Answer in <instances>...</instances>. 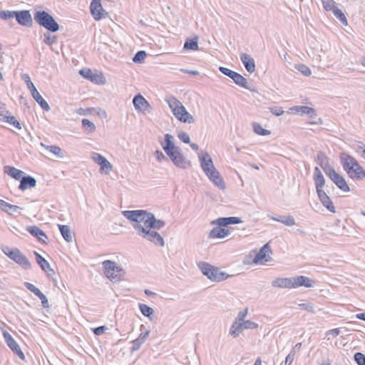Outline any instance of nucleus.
Wrapping results in <instances>:
<instances>
[{
  "label": "nucleus",
  "instance_id": "obj_1",
  "mask_svg": "<svg viewBox=\"0 0 365 365\" xmlns=\"http://www.w3.org/2000/svg\"><path fill=\"white\" fill-rule=\"evenodd\" d=\"M340 161L344 170L349 178L354 180L365 178V170L354 157L347 153H342L340 155Z\"/></svg>",
  "mask_w": 365,
  "mask_h": 365
},
{
  "label": "nucleus",
  "instance_id": "obj_2",
  "mask_svg": "<svg viewBox=\"0 0 365 365\" xmlns=\"http://www.w3.org/2000/svg\"><path fill=\"white\" fill-rule=\"evenodd\" d=\"M152 214L143 210H125L123 212V216L133 222L132 226L135 231V227L137 226L145 228L148 227V220H150Z\"/></svg>",
  "mask_w": 365,
  "mask_h": 365
},
{
  "label": "nucleus",
  "instance_id": "obj_3",
  "mask_svg": "<svg viewBox=\"0 0 365 365\" xmlns=\"http://www.w3.org/2000/svg\"><path fill=\"white\" fill-rule=\"evenodd\" d=\"M197 265L202 273L212 282H222L230 277L225 272L221 271L219 267L208 262H200Z\"/></svg>",
  "mask_w": 365,
  "mask_h": 365
},
{
  "label": "nucleus",
  "instance_id": "obj_4",
  "mask_svg": "<svg viewBox=\"0 0 365 365\" xmlns=\"http://www.w3.org/2000/svg\"><path fill=\"white\" fill-rule=\"evenodd\" d=\"M34 19L36 24L48 31L55 33L60 29L59 24L53 16L46 11H36L34 13Z\"/></svg>",
  "mask_w": 365,
  "mask_h": 365
},
{
  "label": "nucleus",
  "instance_id": "obj_5",
  "mask_svg": "<svg viewBox=\"0 0 365 365\" xmlns=\"http://www.w3.org/2000/svg\"><path fill=\"white\" fill-rule=\"evenodd\" d=\"M105 275L113 282L122 279L124 277V270L111 260H105L102 263Z\"/></svg>",
  "mask_w": 365,
  "mask_h": 365
},
{
  "label": "nucleus",
  "instance_id": "obj_6",
  "mask_svg": "<svg viewBox=\"0 0 365 365\" xmlns=\"http://www.w3.org/2000/svg\"><path fill=\"white\" fill-rule=\"evenodd\" d=\"M3 252L8 257L21 266L23 269L28 270L31 268V264L29 259L19 249H10L6 247V250H3Z\"/></svg>",
  "mask_w": 365,
  "mask_h": 365
},
{
  "label": "nucleus",
  "instance_id": "obj_7",
  "mask_svg": "<svg viewBox=\"0 0 365 365\" xmlns=\"http://www.w3.org/2000/svg\"><path fill=\"white\" fill-rule=\"evenodd\" d=\"M135 227L138 235L145 240L154 243L155 245L164 246V239L156 230L150 228L140 227V226Z\"/></svg>",
  "mask_w": 365,
  "mask_h": 365
},
{
  "label": "nucleus",
  "instance_id": "obj_8",
  "mask_svg": "<svg viewBox=\"0 0 365 365\" xmlns=\"http://www.w3.org/2000/svg\"><path fill=\"white\" fill-rule=\"evenodd\" d=\"M28 88L30 90L33 98L35 101L39 104L42 109L44 110H49L50 106L48 103L45 101V99L40 95L37 89L36 88L34 84L30 80L29 76H26V79H25Z\"/></svg>",
  "mask_w": 365,
  "mask_h": 365
},
{
  "label": "nucleus",
  "instance_id": "obj_9",
  "mask_svg": "<svg viewBox=\"0 0 365 365\" xmlns=\"http://www.w3.org/2000/svg\"><path fill=\"white\" fill-rule=\"evenodd\" d=\"M173 164L178 168L185 169L190 165V161L184 156L181 149L175 150L167 155Z\"/></svg>",
  "mask_w": 365,
  "mask_h": 365
},
{
  "label": "nucleus",
  "instance_id": "obj_10",
  "mask_svg": "<svg viewBox=\"0 0 365 365\" xmlns=\"http://www.w3.org/2000/svg\"><path fill=\"white\" fill-rule=\"evenodd\" d=\"M272 253V250L269 247V243H266L260 248L259 252L256 254L252 262L255 264H263L264 262H269L272 259V257L270 256Z\"/></svg>",
  "mask_w": 365,
  "mask_h": 365
},
{
  "label": "nucleus",
  "instance_id": "obj_11",
  "mask_svg": "<svg viewBox=\"0 0 365 365\" xmlns=\"http://www.w3.org/2000/svg\"><path fill=\"white\" fill-rule=\"evenodd\" d=\"M15 19L21 26L29 28L33 26L32 16L29 10L16 11Z\"/></svg>",
  "mask_w": 365,
  "mask_h": 365
},
{
  "label": "nucleus",
  "instance_id": "obj_12",
  "mask_svg": "<svg viewBox=\"0 0 365 365\" xmlns=\"http://www.w3.org/2000/svg\"><path fill=\"white\" fill-rule=\"evenodd\" d=\"M4 337L7 346L11 349V350L21 359L24 360L25 355L13 336L8 332H4Z\"/></svg>",
  "mask_w": 365,
  "mask_h": 365
},
{
  "label": "nucleus",
  "instance_id": "obj_13",
  "mask_svg": "<svg viewBox=\"0 0 365 365\" xmlns=\"http://www.w3.org/2000/svg\"><path fill=\"white\" fill-rule=\"evenodd\" d=\"M133 103L136 110L150 113L151 106L148 101L140 94H137L133 99Z\"/></svg>",
  "mask_w": 365,
  "mask_h": 365
},
{
  "label": "nucleus",
  "instance_id": "obj_14",
  "mask_svg": "<svg viewBox=\"0 0 365 365\" xmlns=\"http://www.w3.org/2000/svg\"><path fill=\"white\" fill-rule=\"evenodd\" d=\"M205 175L212 181L216 186H217L220 189L224 190L225 188V183L220 176V173L215 168L214 169H211L209 172H205Z\"/></svg>",
  "mask_w": 365,
  "mask_h": 365
},
{
  "label": "nucleus",
  "instance_id": "obj_15",
  "mask_svg": "<svg viewBox=\"0 0 365 365\" xmlns=\"http://www.w3.org/2000/svg\"><path fill=\"white\" fill-rule=\"evenodd\" d=\"M174 138L171 134L166 133L164 136V143H161V146L166 155L175 150H179L180 148L174 143Z\"/></svg>",
  "mask_w": 365,
  "mask_h": 365
},
{
  "label": "nucleus",
  "instance_id": "obj_16",
  "mask_svg": "<svg viewBox=\"0 0 365 365\" xmlns=\"http://www.w3.org/2000/svg\"><path fill=\"white\" fill-rule=\"evenodd\" d=\"M313 179L316 187L317 193H319V191L324 192L322 187L325 185V178L318 167L314 168Z\"/></svg>",
  "mask_w": 365,
  "mask_h": 365
},
{
  "label": "nucleus",
  "instance_id": "obj_17",
  "mask_svg": "<svg viewBox=\"0 0 365 365\" xmlns=\"http://www.w3.org/2000/svg\"><path fill=\"white\" fill-rule=\"evenodd\" d=\"M199 160L200 162V166L205 173L209 172V170L212 168L214 169L215 166L212 158L208 153L205 152L204 153L199 154Z\"/></svg>",
  "mask_w": 365,
  "mask_h": 365
},
{
  "label": "nucleus",
  "instance_id": "obj_18",
  "mask_svg": "<svg viewBox=\"0 0 365 365\" xmlns=\"http://www.w3.org/2000/svg\"><path fill=\"white\" fill-rule=\"evenodd\" d=\"M242 222L240 217H219L216 220H213L212 224L217 225L220 227H226L230 225H236Z\"/></svg>",
  "mask_w": 365,
  "mask_h": 365
},
{
  "label": "nucleus",
  "instance_id": "obj_19",
  "mask_svg": "<svg viewBox=\"0 0 365 365\" xmlns=\"http://www.w3.org/2000/svg\"><path fill=\"white\" fill-rule=\"evenodd\" d=\"M294 288H297L299 287H305L307 288L313 287L314 282V281L308 277L306 276H297L294 277Z\"/></svg>",
  "mask_w": 365,
  "mask_h": 365
},
{
  "label": "nucleus",
  "instance_id": "obj_20",
  "mask_svg": "<svg viewBox=\"0 0 365 365\" xmlns=\"http://www.w3.org/2000/svg\"><path fill=\"white\" fill-rule=\"evenodd\" d=\"M26 230L34 237H35L38 242L46 244V240L43 239H48V237L45 232L41 230L36 225L28 226Z\"/></svg>",
  "mask_w": 365,
  "mask_h": 365
},
{
  "label": "nucleus",
  "instance_id": "obj_21",
  "mask_svg": "<svg viewBox=\"0 0 365 365\" xmlns=\"http://www.w3.org/2000/svg\"><path fill=\"white\" fill-rule=\"evenodd\" d=\"M294 277L277 278L272 282V285L279 288H294Z\"/></svg>",
  "mask_w": 365,
  "mask_h": 365
},
{
  "label": "nucleus",
  "instance_id": "obj_22",
  "mask_svg": "<svg viewBox=\"0 0 365 365\" xmlns=\"http://www.w3.org/2000/svg\"><path fill=\"white\" fill-rule=\"evenodd\" d=\"M267 217L274 221L279 222L286 226H293L295 225V220L292 215H279L274 216L272 214H267Z\"/></svg>",
  "mask_w": 365,
  "mask_h": 365
},
{
  "label": "nucleus",
  "instance_id": "obj_23",
  "mask_svg": "<svg viewBox=\"0 0 365 365\" xmlns=\"http://www.w3.org/2000/svg\"><path fill=\"white\" fill-rule=\"evenodd\" d=\"M36 185V180L31 176H22L20 179L19 190L24 191L29 188L34 187Z\"/></svg>",
  "mask_w": 365,
  "mask_h": 365
},
{
  "label": "nucleus",
  "instance_id": "obj_24",
  "mask_svg": "<svg viewBox=\"0 0 365 365\" xmlns=\"http://www.w3.org/2000/svg\"><path fill=\"white\" fill-rule=\"evenodd\" d=\"M318 197L322 202V204L331 212L335 213V207L330 199V197L327 195L325 192H320L317 193Z\"/></svg>",
  "mask_w": 365,
  "mask_h": 365
},
{
  "label": "nucleus",
  "instance_id": "obj_25",
  "mask_svg": "<svg viewBox=\"0 0 365 365\" xmlns=\"http://www.w3.org/2000/svg\"><path fill=\"white\" fill-rule=\"evenodd\" d=\"M240 59L244 64L246 70L250 73L255 72V63L252 57L247 53H242L240 55Z\"/></svg>",
  "mask_w": 365,
  "mask_h": 365
},
{
  "label": "nucleus",
  "instance_id": "obj_26",
  "mask_svg": "<svg viewBox=\"0 0 365 365\" xmlns=\"http://www.w3.org/2000/svg\"><path fill=\"white\" fill-rule=\"evenodd\" d=\"M165 101L168 103L174 115L184 107L182 103L173 96H168L165 98Z\"/></svg>",
  "mask_w": 365,
  "mask_h": 365
},
{
  "label": "nucleus",
  "instance_id": "obj_27",
  "mask_svg": "<svg viewBox=\"0 0 365 365\" xmlns=\"http://www.w3.org/2000/svg\"><path fill=\"white\" fill-rule=\"evenodd\" d=\"M91 12L96 20H100L103 19V13L105 12L103 9L102 4L101 2H91L90 5Z\"/></svg>",
  "mask_w": 365,
  "mask_h": 365
},
{
  "label": "nucleus",
  "instance_id": "obj_28",
  "mask_svg": "<svg viewBox=\"0 0 365 365\" xmlns=\"http://www.w3.org/2000/svg\"><path fill=\"white\" fill-rule=\"evenodd\" d=\"M150 334V331L146 330L145 332H142L139 336L133 340L131 342L133 344L132 347L130 348L131 352H134L138 351L141 345L145 343V340L148 339Z\"/></svg>",
  "mask_w": 365,
  "mask_h": 365
},
{
  "label": "nucleus",
  "instance_id": "obj_29",
  "mask_svg": "<svg viewBox=\"0 0 365 365\" xmlns=\"http://www.w3.org/2000/svg\"><path fill=\"white\" fill-rule=\"evenodd\" d=\"M92 159L101 166V170L111 169L112 168L110 162L104 156L98 153H93Z\"/></svg>",
  "mask_w": 365,
  "mask_h": 365
},
{
  "label": "nucleus",
  "instance_id": "obj_30",
  "mask_svg": "<svg viewBox=\"0 0 365 365\" xmlns=\"http://www.w3.org/2000/svg\"><path fill=\"white\" fill-rule=\"evenodd\" d=\"M175 116L182 123H193L195 122L193 116L187 111L185 107L176 113Z\"/></svg>",
  "mask_w": 365,
  "mask_h": 365
},
{
  "label": "nucleus",
  "instance_id": "obj_31",
  "mask_svg": "<svg viewBox=\"0 0 365 365\" xmlns=\"http://www.w3.org/2000/svg\"><path fill=\"white\" fill-rule=\"evenodd\" d=\"M291 110L301 115H307L309 118H314L317 115L316 110L314 108L305 106H294Z\"/></svg>",
  "mask_w": 365,
  "mask_h": 365
},
{
  "label": "nucleus",
  "instance_id": "obj_32",
  "mask_svg": "<svg viewBox=\"0 0 365 365\" xmlns=\"http://www.w3.org/2000/svg\"><path fill=\"white\" fill-rule=\"evenodd\" d=\"M230 233L228 229L223 228L222 227H214L209 233V238H223Z\"/></svg>",
  "mask_w": 365,
  "mask_h": 365
},
{
  "label": "nucleus",
  "instance_id": "obj_33",
  "mask_svg": "<svg viewBox=\"0 0 365 365\" xmlns=\"http://www.w3.org/2000/svg\"><path fill=\"white\" fill-rule=\"evenodd\" d=\"M34 254L36 257V261L37 264L40 266V267L42 269L44 272H52L54 273V270L51 268V266L48 261L43 257L38 252L36 251L34 252Z\"/></svg>",
  "mask_w": 365,
  "mask_h": 365
},
{
  "label": "nucleus",
  "instance_id": "obj_34",
  "mask_svg": "<svg viewBox=\"0 0 365 365\" xmlns=\"http://www.w3.org/2000/svg\"><path fill=\"white\" fill-rule=\"evenodd\" d=\"M331 180L343 192H349L350 190L344 178L339 173L334 178H331Z\"/></svg>",
  "mask_w": 365,
  "mask_h": 365
},
{
  "label": "nucleus",
  "instance_id": "obj_35",
  "mask_svg": "<svg viewBox=\"0 0 365 365\" xmlns=\"http://www.w3.org/2000/svg\"><path fill=\"white\" fill-rule=\"evenodd\" d=\"M4 172L15 180H19L22 178L24 173L14 167L6 165L4 168Z\"/></svg>",
  "mask_w": 365,
  "mask_h": 365
},
{
  "label": "nucleus",
  "instance_id": "obj_36",
  "mask_svg": "<svg viewBox=\"0 0 365 365\" xmlns=\"http://www.w3.org/2000/svg\"><path fill=\"white\" fill-rule=\"evenodd\" d=\"M0 209L9 215L17 212L19 210H21L20 207L9 204L3 200H0Z\"/></svg>",
  "mask_w": 365,
  "mask_h": 365
},
{
  "label": "nucleus",
  "instance_id": "obj_37",
  "mask_svg": "<svg viewBox=\"0 0 365 365\" xmlns=\"http://www.w3.org/2000/svg\"><path fill=\"white\" fill-rule=\"evenodd\" d=\"M150 219V220H148V228H150L154 230H160L165 225V222L163 220L156 219L154 214L151 215V218Z\"/></svg>",
  "mask_w": 365,
  "mask_h": 365
},
{
  "label": "nucleus",
  "instance_id": "obj_38",
  "mask_svg": "<svg viewBox=\"0 0 365 365\" xmlns=\"http://www.w3.org/2000/svg\"><path fill=\"white\" fill-rule=\"evenodd\" d=\"M59 231L67 242H71L73 240L71 229L68 225H58Z\"/></svg>",
  "mask_w": 365,
  "mask_h": 365
},
{
  "label": "nucleus",
  "instance_id": "obj_39",
  "mask_svg": "<svg viewBox=\"0 0 365 365\" xmlns=\"http://www.w3.org/2000/svg\"><path fill=\"white\" fill-rule=\"evenodd\" d=\"M245 330L242 322H234L230 329V334L233 337H237L240 335L242 331Z\"/></svg>",
  "mask_w": 365,
  "mask_h": 365
},
{
  "label": "nucleus",
  "instance_id": "obj_40",
  "mask_svg": "<svg viewBox=\"0 0 365 365\" xmlns=\"http://www.w3.org/2000/svg\"><path fill=\"white\" fill-rule=\"evenodd\" d=\"M230 78L232 79L233 81L237 86H241L246 89H250L249 87L247 86V80L244 76H242L241 74H240L237 72H235L234 75Z\"/></svg>",
  "mask_w": 365,
  "mask_h": 365
},
{
  "label": "nucleus",
  "instance_id": "obj_41",
  "mask_svg": "<svg viewBox=\"0 0 365 365\" xmlns=\"http://www.w3.org/2000/svg\"><path fill=\"white\" fill-rule=\"evenodd\" d=\"M0 121L7 122L18 129L21 128L20 122L18 120H16L14 116L11 115L10 113L9 114L4 115L2 118H0Z\"/></svg>",
  "mask_w": 365,
  "mask_h": 365
},
{
  "label": "nucleus",
  "instance_id": "obj_42",
  "mask_svg": "<svg viewBox=\"0 0 365 365\" xmlns=\"http://www.w3.org/2000/svg\"><path fill=\"white\" fill-rule=\"evenodd\" d=\"M185 50L197 51L199 49L197 37L187 38L183 46Z\"/></svg>",
  "mask_w": 365,
  "mask_h": 365
},
{
  "label": "nucleus",
  "instance_id": "obj_43",
  "mask_svg": "<svg viewBox=\"0 0 365 365\" xmlns=\"http://www.w3.org/2000/svg\"><path fill=\"white\" fill-rule=\"evenodd\" d=\"M138 306H139V309L143 316L150 318L151 316L153 314V313H154L153 309L151 308L150 307H149L148 305L140 303L138 304Z\"/></svg>",
  "mask_w": 365,
  "mask_h": 365
},
{
  "label": "nucleus",
  "instance_id": "obj_44",
  "mask_svg": "<svg viewBox=\"0 0 365 365\" xmlns=\"http://www.w3.org/2000/svg\"><path fill=\"white\" fill-rule=\"evenodd\" d=\"M336 19H338L340 22L344 25H347V19L344 15V14L342 12L341 9H339L337 6L334 8V9L332 11Z\"/></svg>",
  "mask_w": 365,
  "mask_h": 365
},
{
  "label": "nucleus",
  "instance_id": "obj_45",
  "mask_svg": "<svg viewBox=\"0 0 365 365\" xmlns=\"http://www.w3.org/2000/svg\"><path fill=\"white\" fill-rule=\"evenodd\" d=\"M252 125L254 132L257 135L264 136L269 135L271 133L269 130L263 128L262 125L258 123H254Z\"/></svg>",
  "mask_w": 365,
  "mask_h": 365
},
{
  "label": "nucleus",
  "instance_id": "obj_46",
  "mask_svg": "<svg viewBox=\"0 0 365 365\" xmlns=\"http://www.w3.org/2000/svg\"><path fill=\"white\" fill-rule=\"evenodd\" d=\"M43 42L48 46H52L57 43V37L49 32H46L43 34Z\"/></svg>",
  "mask_w": 365,
  "mask_h": 365
},
{
  "label": "nucleus",
  "instance_id": "obj_47",
  "mask_svg": "<svg viewBox=\"0 0 365 365\" xmlns=\"http://www.w3.org/2000/svg\"><path fill=\"white\" fill-rule=\"evenodd\" d=\"M83 128L89 133H92L96 130L95 124L88 119L83 118L82 120Z\"/></svg>",
  "mask_w": 365,
  "mask_h": 365
},
{
  "label": "nucleus",
  "instance_id": "obj_48",
  "mask_svg": "<svg viewBox=\"0 0 365 365\" xmlns=\"http://www.w3.org/2000/svg\"><path fill=\"white\" fill-rule=\"evenodd\" d=\"M317 163L320 165L321 168H323L324 165H327L329 164V158L326 156V155L322 152L319 151L317 153Z\"/></svg>",
  "mask_w": 365,
  "mask_h": 365
},
{
  "label": "nucleus",
  "instance_id": "obj_49",
  "mask_svg": "<svg viewBox=\"0 0 365 365\" xmlns=\"http://www.w3.org/2000/svg\"><path fill=\"white\" fill-rule=\"evenodd\" d=\"M295 68L305 76H309L312 74L311 69L303 63L296 65Z\"/></svg>",
  "mask_w": 365,
  "mask_h": 365
},
{
  "label": "nucleus",
  "instance_id": "obj_50",
  "mask_svg": "<svg viewBox=\"0 0 365 365\" xmlns=\"http://www.w3.org/2000/svg\"><path fill=\"white\" fill-rule=\"evenodd\" d=\"M16 11L2 10L0 11V19L9 20L15 18Z\"/></svg>",
  "mask_w": 365,
  "mask_h": 365
},
{
  "label": "nucleus",
  "instance_id": "obj_51",
  "mask_svg": "<svg viewBox=\"0 0 365 365\" xmlns=\"http://www.w3.org/2000/svg\"><path fill=\"white\" fill-rule=\"evenodd\" d=\"M46 149L48 150L51 153H52L55 155H56L57 157H59V158H63V154L62 150L58 146H56V145H48L46 147Z\"/></svg>",
  "mask_w": 365,
  "mask_h": 365
},
{
  "label": "nucleus",
  "instance_id": "obj_52",
  "mask_svg": "<svg viewBox=\"0 0 365 365\" xmlns=\"http://www.w3.org/2000/svg\"><path fill=\"white\" fill-rule=\"evenodd\" d=\"M146 55L147 53L145 51H139L133 56V61L136 63H140L144 61Z\"/></svg>",
  "mask_w": 365,
  "mask_h": 365
},
{
  "label": "nucleus",
  "instance_id": "obj_53",
  "mask_svg": "<svg viewBox=\"0 0 365 365\" xmlns=\"http://www.w3.org/2000/svg\"><path fill=\"white\" fill-rule=\"evenodd\" d=\"M325 174L331 180V178H334L337 175V173L335 171L334 168H332L329 164L324 165L322 168Z\"/></svg>",
  "mask_w": 365,
  "mask_h": 365
},
{
  "label": "nucleus",
  "instance_id": "obj_54",
  "mask_svg": "<svg viewBox=\"0 0 365 365\" xmlns=\"http://www.w3.org/2000/svg\"><path fill=\"white\" fill-rule=\"evenodd\" d=\"M323 7L326 11H333L336 7L335 1L333 0H322Z\"/></svg>",
  "mask_w": 365,
  "mask_h": 365
},
{
  "label": "nucleus",
  "instance_id": "obj_55",
  "mask_svg": "<svg viewBox=\"0 0 365 365\" xmlns=\"http://www.w3.org/2000/svg\"><path fill=\"white\" fill-rule=\"evenodd\" d=\"M354 361L358 365H365V355L361 352H356L354 356Z\"/></svg>",
  "mask_w": 365,
  "mask_h": 365
},
{
  "label": "nucleus",
  "instance_id": "obj_56",
  "mask_svg": "<svg viewBox=\"0 0 365 365\" xmlns=\"http://www.w3.org/2000/svg\"><path fill=\"white\" fill-rule=\"evenodd\" d=\"M92 78H91V81L92 82H94V83H101V84H104L106 83V79H105V77L103 76V74H97V73H93V76H92Z\"/></svg>",
  "mask_w": 365,
  "mask_h": 365
},
{
  "label": "nucleus",
  "instance_id": "obj_57",
  "mask_svg": "<svg viewBox=\"0 0 365 365\" xmlns=\"http://www.w3.org/2000/svg\"><path fill=\"white\" fill-rule=\"evenodd\" d=\"M79 73L84 78L91 80L92 78V76L93 74V71L90 68H83L80 70Z\"/></svg>",
  "mask_w": 365,
  "mask_h": 365
},
{
  "label": "nucleus",
  "instance_id": "obj_58",
  "mask_svg": "<svg viewBox=\"0 0 365 365\" xmlns=\"http://www.w3.org/2000/svg\"><path fill=\"white\" fill-rule=\"evenodd\" d=\"M242 323L245 329H255L258 327V324L257 323L252 322L250 320H246Z\"/></svg>",
  "mask_w": 365,
  "mask_h": 365
},
{
  "label": "nucleus",
  "instance_id": "obj_59",
  "mask_svg": "<svg viewBox=\"0 0 365 365\" xmlns=\"http://www.w3.org/2000/svg\"><path fill=\"white\" fill-rule=\"evenodd\" d=\"M178 138L182 141L183 143H186V144H188L190 143V136L185 132H180L178 134Z\"/></svg>",
  "mask_w": 365,
  "mask_h": 365
},
{
  "label": "nucleus",
  "instance_id": "obj_60",
  "mask_svg": "<svg viewBox=\"0 0 365 365\" xmlns=\"http://www.w3.org/2000/svg\"><path fill=\"white\" fill-rule=\"evenodd\" d=\"M219 70L222 73H223L226 76H228L229 78L232 77V76L234 75V73L235 72L230 68H227L223 67V66H220L219 68Z\"/></svg>",
  "mask_w": 365,
  "mask_h": 365
},
{
  "label": "nucleus",
  "instance_id": "obj_61",
  "mask_svg": "<svg viewBox=\"0 0 365 365\" xmlns=\"http://www.w3.org/2000/svg\"><path fill=\"white\" fill-rule=\"evenodd\" d=\"M269 110H270L271 113L276 116H280L284 113V110L282 107L274 106V107L269 108Z\"/></svg>",
  "mask_w": 365,
  "mask_h": 365
},
{
  "label": "nucleus",
  "instance_id": "obj_62",
  "mask_svg": "<svg viewBox=\"0 0 365 365\" xmlns=\"http://www.w3.org/2000/svg\"><path fill=\"white\" fill-rule=\"evenodd\" d=\"M299 307H301L303 309H304L309 312H311V313L314 312V307L311 303L301 304H299Z\"/></svg>",
  "mask_w": 365,
  "mask_h": 365
},
{
  "label": "nucleus",
  "instance_id": "obj_63",
  "mask_svg": "<svg viewBox=\"0 0 365 365\" xmlns=\"http://www.w3.org/2000/svg\"><path fill=\"white\" fill-rule=\"evenodd\" d=\"M154 155H155L156 160L159 162H160L163 160H168L167 157L160 150H155L154 153Z\"/></svg>",
  "mask_w": 365,
  "mask_h": 365
},
{
  "label": "nucleus",
  "instance_id": "obj_64",
  "mask_svg": "<svg viewBox=\"0 0 365 365\" xmlns=\"http://www.w3.org/2000/svg\"><path fill=\"white\" fill-rule=\"evenodd\" d=\"M106 330H107V327L106 326H100L93 329V331L94 334L99 336L103 334Z\"/></svg>",
  "mask_w": 365,
  "mask_h": 365
}]
</instances>
